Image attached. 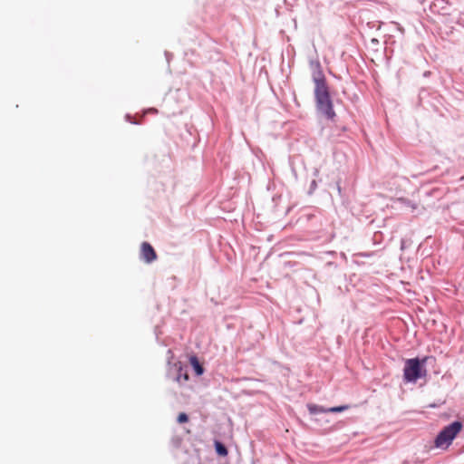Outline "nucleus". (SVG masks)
Instances as JSON below:
<instances>
[{
	"label": "nucleus",
	"instance_id": "obj_1",
	"mask_svg": "<svg viewBox=\"0 0 464 464\" xmlns=\"http://www.w3.org/2000/svg\"><path fill=\"white\" fill-rule=\"evenodd\" d=\"M312 79L314 82V96L319 111L328 119H334L335 112L330 97L326 79L319 63H312Z\"/></svg>",
	"mask_w": 464,
	"mask_h": 464
},
{
	"label": "nucleus",
	"instance_id": "obj_2",
	"mask_svg": "<svg viewBox=\"0 0 464 464\" xmlns=\"http://www.w3.org/2000/svg\"><path fill=\"white\" fill-rule=\"evenodd\" d=\"M462 429L463 424L460 421H454L445 426L434 440L435 447L444 450L448 449Z\"/></svg>",
	"mask_w": 464,
	"mask_h": 464
},
{
	"label": "nucleus",
	"instance_id": "obj_3",
	"mask_svg": "<svg viewBox=\"0 0 464 464\" xmlns=\"http://www.w3.org/2000/svg\"><path fill=\"white\" fill-rule=\"evenodd\" d=\"M427 357L420 361L418 358L408 359L403 369V378L406 382H416L418 379L426 376L423 364Z\"/></svg>",
	"mask_w": 464,
	"mask_h": 464
},
{
	"label": "nucleus",
	"instance_id": "obj_4",
	"mask_svg": "<svg viewBox=\"0 0 464 464\" xmlns=\"http://www.w3.org/2000/svg\"><path fill=\"white\" fill-rule=\"evenodd\" d=\"M140 259L145 263H152L158 257L156 251L148 242H142L140 249Z\"/></svg>",
	"mask_w": 464,
	"mask_h": 464
},
{
	"label": "nucleus",
	"instance_id": "obj_5",
	"mask_svg": "<svg viewBox=\"0 0 464 464\" xmlns=\"http://www.w3.org/2000/svg\"><path fill=\"white\" fill-rule=\"evenodd\" d=\"M190 363H191V365L193 366V368H194V370H195V372H196V373H197L198 375H201V374L203 373V371H204V370H203V367H202V365L199 363V362H198V358H197V357L192 356V357L190 358Z\"/></svg>",
	"mask_w": 464,
	"mask_h": 464
},
{
	"label": "nucleus",
	"instance_id": "obj_6",
	"mask_svg": "<svg viewBox=\"0 0 464 464\" xmlns=\"http://www.w3.org/2000/svg\"><path fill=\"white\" fill-rule=\"evenodd\" d=\"M176 380L179 383H183L188 381V373L187 372V371L183 372L182 368H180Z\"/></svg>",
	"mask_w": 464,
	"mask_h": 464
},
{
	"label": "nucleus",
	"instance_id": "obj_7",
	"mask_svg": "<svg viewBox=\"0 0 464 464\" xmlns=\"http://www.w3.org/2000/svg\"><path fill=\"white\" fill-rule=\"evenodd\" d=\"M308 409H309V411L313 414L327 412V409H325L322 406H318V405H309Z\"/></svg>",
	"mask_w": 464,
	"mask_h": 464
},
{
	"label": "nucleus",
	"instance_id": "obj_8",
	"mask_svg": "<svg viewBox=\"0 0 464 464\" xmlns=\"http://www.w3.org/2000/svg\"><path fill=\"white\" fill-rule=\"evenodd\" d=\"M215 446H216V450L218 455H220V456L227 455V450L222 443L216 441Z\"/></svg>",
	"mask_w": 464,
	"mask_h": 464
},
{
	"label": "nucleus",
	"instance_id": "obj_9",
	"mask_svg": "<svg viewBox=\"0 0 464 464\" xmlns=\"http://www.w3.org/2000/svg\"><path fill=\"white\" fill-rule=\"evenodd\" d=\"M347 409H349L348 405L331 407L327 409V412H342Z\"/></svg>",
	"mask_w": 464,
	"mask_h": 464
},
{
	"label": "nucleus",
	"instance_id": "obj_10",
	"mask_svg": "<svg viewBox=\"0 0 464 464\" xmlns=\"http://www.w3.org/2000/svg\"><path fill=\"white\" fill-rule=\"evenodd\" d=\"M188 420V417L186 413L181 412L178 416V422L179 423H185Z\"/></svg>",
	"mask_w": 464,
	"mask_h": 464
},
{
	"label": "nucleus",
	"instance_id": "obj_11",
	"mask_svg": "<svg viewBox=\"0 0 464 464\" xmlns=\"http://www.w3.org/2000/svg\"><path fill=\"white\" fill-rule=\"evenodd\" d=\"M126 119H127V121H130V123H132V124H139V123H140V121H132V120H131V116H130V115H127V116H126Z\"/></svg>",
	"mask_w": 464,
	"mask_h": 464
},
{
	"label": "nucleus",
	"instance_id": "obj_12",
	"mask_svg": "<svg viewBox=\"0 0 464 464\" xmlns=\"http://www.w3.org/2000/svg\"><path fill=\"white\" fill-rule=\"evenodd\" d=\"M146 113H158V110L155 108H150L145 111Z\"/></svg>",
	"mask_w": 464,
	"mask_h": 464
}]
</instances>
